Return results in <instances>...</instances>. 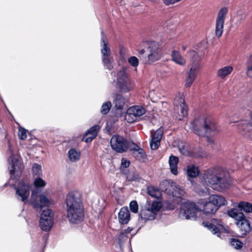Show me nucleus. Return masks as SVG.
<instances>
[{"instance_id": "obj_1", "label": "nucleus", "mask_w": 252, "mask_h": 252, "mask_svg": "<svg viewBox=\"0 0 252 252\" xmlns=\"http://www.w3.org/2000/svg\"><path fill=\"white\" fill-rule=\"evenodd\" d=\"M66 217L72 223H78L83 220V206L80 195L78 193L69 192L66 196Z\"/></svg>"}, {"instance_id": "obj_2", "label": "nucleus", "mask_w": 252, "mask_h": 252, "mask_svg": "<svg viewBox=\"0 0 252 252\" xmlns=\"http://www.w3.org/2000/svg\"><path fill=\"white\" fill-rule=\"evenodd\" d=\"M195 133L201 136L214 135L220 131V127L210 117L202 116L191 123Z\"/></svg>"}, {"instance_id": "obj_3", "label": "nucleus", "mask_w": 252, "mask_h": 252, "mask_svg": "<svg viewBox=\"0 0 252 252\" xmlns=\"http://www.w3.org/2000/svg\"><path fill=\"white\" fill-rule=\"evenodd\" d=\"M203 180L205 184L213 189L221 190L229 188L230 181L224 174L215 169H209L204 172Z\"/></svg>"}, {"instance_id": "obj_4", "label": "nucleus", "mask_w": 252, "mask_h": 252, "mask_svg": "<svg viewBox=\"0 0 252 252\" xmlns=\"http://www.w3.org/2000/svg\"><path fill=\"white\" fill-rule=\"evenodd\" d=\"M147 52V56L143 60V63L145 64L152 63L160 58L161 49L159 44L156 42L149 43Z\"/></svg>"}, {"instance_id": "obj_5", "label": "nucleus", "mask_w": 252, "mask_h": 252, "mask_svg": "<svg viewBox=\"0 0 252 252\" xmlns=\"http://www.w3.org/2000/svg\"><path fill=\"white\" fill-rule=\"evenodd\" d=\"M198 207L194 203L187 202L183 204L179 213V217L182 219L195 218Z\"/></svg>"}, {"instance_id": "obj_6", "label": "nucleus", "mask_w": 252, "mask_h": 252, "mask_svg": "<svg viewBox=\"0 0 252 252\" xmlns=\"http://www.w3.org/2000/svg\"><path fill=\"white\" fill-rule=\"evenodd\" d=\"M110 144L112 149L118 153L125 152L127 149V141L120 135L113 136Z\"/></svg>"}, {"instance_id": "obj_7", "label": "nucleus", "mask_w": 252, "mask_h": 252, "mask_svg": "<svg viewBox=\"0 0 252 252\" xmlns=\"http://www.w3.org/2000/svg\"><path fill=\"white\" fill-rule=\"evenodd\" d=\"M9 161L12 165V169L10 170V174L12 175L16 174L17 179L20 176L24 168L23 163L21 162V158L18 155H12L10 157Z\"/></svg>"}, {"instance_id": "obj_8", "label": "nucleus", "mask_w": 252, "mask_h": 252, "mask_svg": "<svg viewBox=\"0 0 252 252\" xmlns=\"http://www.w3.org/2000/svg\"><path fill=\"white\" fill-rule=\"evenodd\" d=\"M16 196L18 200H21L25 203L30 195L31 187L29 184L24 182H20L17 187H15Z\"/></svg>"}, {"instance_id": "obj_9", "label": "nucleus", "mask_w": 252, "mask_h": 252, "mask_svg": "<svg viewBox=\"0 0 252 252\" xmlns=\"http://www.w3.org/2000/svg\"><path fill=\"white\" fill-rule=\"evenodd\" d=\"M228 12L226 7L221 8L219 11L216 19L215 33L217 36L220 37L223 32V24L225 16Z\"/></svg>"}, {"instance_id": "obj_10", "label": "nucleus", "mask_w": 252, "mask_h": 252, "mask_svg": "<svg viewBox=\"0 0 252 252\" xmlns=\"http://www.w3.org/2000/svg\"><path fill=\"white\" fill-rule=\"evenodd\" d=\"M145 110L141 106H134L129 108L125 115V119L128 123L135 121L137 117L144 114Z\"/></svg>"}, {"instance_id": "obj_11", "label": "nucleus", "mask_w": 252, "mask_h": 252, "mask_svg": "<svg viewBox=\"0 0 252 252\" xmlns=\"http://www.w3.org/2000/svg\"><path fill=\"white\" fill-rule=\"evenodd\" d=\"M118 83L122 92L126 93L132 89L129 79L124 70H120L118 73Z\"/></svg>"}, {"instance_id": "obj_12", "label": "nucleus", "mask_w": 252, "mask_h": 252, "mask_svg": "<svg viewBox=\"0 0 252 252\" xmlns=\"http://www.w3.org/2000/svg\"><path fill=\"white\" fill-rule=\"evenodd\" d=\"M36 193L35 190L32 191L31 195V203L33 207L36 209H40L43 207L49 206L51 204V201L44 194L39 195V202L36 200Z\"/></svg>"}, {"instance_id": "obj_13", "label": "nucleus", "mask_w": 252, "mask_h": 252, "mask_svg": "<svg viewBox=\"0 0 252 252\" xmlns=\"http://www.w3.org/2000/svg\"><path fill=\"white\" fill-rule=\"evenodd\" d=\"M202 224L208 228L214 234L220 237V230L223 228L222 222L220 220L213 219L211 222H203Z\"/></svg>"}, {"instance_id": "obj_14", "label": "nucleus", "mask_w": 252, "mask_h": 252, "mask_svg": "<svg viewBox=\"0 0 252 252\" xmlns=\"http://www.w3.org/2000/svg\"><path fill=\"white\" fill-rule=\"evenodd\" d=\"M190 59L189 64V68L197 71H199L201 66V58L198 54L194 50L188 52Z\"/></svg>"}, {"instance_id": "obj_15", "label": "nucleus", "mask_w": 252, "mask_h": 252, "mask_svg": "<svg viewBox=\"0 0 252 252\" xmlns=\"http://www.w3.org/2000/svg\"><path fill=\"white\" fill-rule=\"evenodd\" d=\"M174 105L176 106V110L179 113V120H182L183 118L187 115V106L185 103L184 99L180 96L176 98L174 101Z\"/></svg>"}, {"instance_id": "obj_16", "label": "nucleus", "mask_w": 252, "mask_h": 252, "mask_svg": "<svg viewBox=\"0 0 252 252\" xmlns=\"http://www.w3.org/2000/svg\"><path fill=\"white\" fill-rule=\"evenodd\" d=\"M241 134L252 140V123L249 121H241L238 125Z\"/></svg>"}, {"instance_id": "obj_17", "label": "nucleus", "mask_w": 252, "mask_h": 252, "mask_svg": "<svg viewBox=\"0 0 252 252\" xmlns=\"http://www.w3.org/2000/svg\"><path fill=\"white\" fill-rule=\"evenodd\" d=\"M101 53L102 57L111 56V50L109 47V42L107 37L103 31H101Z\"/></svg>"}, {"instance_id": "obj_18", "label": "nucleus", "mask_w": 252, "mask_h": 252, "mask_svg": "<svg viewBox=\"0 0 252 252\" xmlns=\"http://www.w3.org/2000/svg\"><path fill=\"white\" fill-rule=\"evenodd\" d=\"M99 129L100 126H94L85 133L82 140L86 143L91 142L96 137Z\"/></svg>"}, {"instance_id": "obj_19", "label": "nucleus", "mask_w": 252, "mask_h": 252, "mask_svg": "<svg viewBox=\"0 0 252 252\" xmlns=\"http://www.w3.org/2000/svg\"><path fill=\"white\" fill-rule=\"evenodd\" d=\"M198 203L203 208L202 211L206 214H214L218 210V207L214 204L211 200H210L209 198L208 201L205 202L200 200Z\"/></svg>"}, {"instance_id": "obj_20", "label": "nucleus", "mask_w": 252, "mask_h": 252, "mask_svg": "<svg viewBox=\"0 0 252 252\" xmlns=\"http://www.w3.org/2000/svg\"><path fill=\"white\" fill-rule=\"evenodd\" d=\"M235 223L239 228L241 233L243 235H247L251 230L250 223L245 217L240 221L235 222Z\"/></svg>"}, {"instance_id": "obj_21", "label": "nucleus", "mask_w": 252, "mask_h": 252, "mask_svg": "<svg viewBox=\"0 0 252 252\" xmlns=\"http://www.w3.org/2000/svg\"><path fill=\"white\" fill-rule=\"evenodd\" d=\"M140 217L141 220H144L146 221L147 220H154L156 216L155 214L150 210V208L146 206L141 210Z\"/></svg>"}, {"instance_id": "obj_22", "label": "nucleus", "mask_w": 252, "mask_h": 252, "mask_svg": "<svg viewBox=\"0 0 252 252\" xmlns=\"http://www.w3.org/2000/svg\"><path fill=\"white\" fill-rule=\"evenodd\" d=\"M118 219L120 223L127 224L130 220V213L127 207H123L118 214Z\"/></svg>"}, {"instance_id": "obj_23", "label": "nucleus", "mask_w": 252, "mask_h": 252, "mask_svg": "<svg viewBox=\"0 0 252 252\" xmlns=\"http://www.w3.org/2000/svg\"><path fill=\"white\" fill-rule=\"evenodd\" d=\"M165 183L170 185L172 189H173L172 193L173 196L176 197H181L184 195L185 191L180 186L177 185L173 182H171L170 183L169 181H166Z\"/></svg>"}, {"instance_id": "obj_24", "label": "nucleus", "mask_w": 252, "mask_h": 252, "mask_svg": "<svg viewBox=\"0 0 252 252\" xmlns=\"http://www.w3.org/2000/svg\"><path fill=\"white\" fill-rule=\"evenodd\" d=\"M209 198L210 200H211L214 204L218 207V209L219 207L224 205L227 203V201L225 198L219 195H212L210 196Z\"/></svg>"}, {"instance_id": "obj_25", "label": "nucleus", "mask_w": 252, "mask_h": 252, "mask_svg": "<svg viewBox=\"0 0 252 252\" xmlns=\"http://www.w3.org/2000/svg\"><path fill=\"white\" fill-rule=\"evenodd\" d=\"M179 162V158L173 155L170 156L169 158V164L171 173L174 175L178 174V163Z\"/></svg>"}, {"instance_id": "obj_26", "label": "nucleus", "mask_w": 252, "mask_h": 252, "mask_svg": "<svg viewBox=\"0 0 252 252\" xmlns=\"http://www.w3.org/2000/svg\"><path fill=\"white\" fill-rule=\"evenodd\" d=\"M228 215L235 219L236 222L240 221L245 216L242 212L237 209H231L227 211Z\"/></svg>"}, {"instance_id": "obj_27", "label": "nucleus", "mask_w": 252, "mask_h": 252, "mask_svg": "<svg viewBox=\"0 0 252 252\" xmlns=\"http://www.w3.org/2000/svg\"><path fill=\"white\" fill-rule=\"evenodd\" d=\"M198 71L189 69V71L187 73V78L186 79L185 86L187 87H190L194 81Z\"/></svg>"}, {"instance_id": "obj_28", "label": "nucleus", "mask_w": 252, "mask_h": 252, "mask_svg": "<svg viewBox=\"0 0 252 252\" xmlns=\"http://www.w3.org/2000/svg\"><path fill=\"white\" fill-rule=\"evenodd\" d=\"M126 102L127 99L124 97L121 94H117L114 101L115 107L117 110H121Z\"/></svg>"}, {"instance_id": "obj_29", "label": "nucleus", "mask_w": 252, "mask_h": 252, "mask_svg": "<svg viewBox=\"0 0 252 252\" xmlns=\"http://www.w3.org/2000/svg\"><path fill=\"white\" fill-rule=\"evenodd\" d=\"M172 60L176 63L183 66L186 63V60L179 54L178 51L174 50L171 55Z\"/></svg>"}, {"instance_id": "obj_30", "label": "nucleus", "mask_w": 252, "mask_h": 252, "mask_svg": "<svg viewBox=\"0 0 252 252\" xmlns=\"http://www.w3.org/2000/svg\"><path fill=\"white\" fill-rule=\"evenodd\" d=\"M189 155L193 158H207L208 154L200 147L194 148L190 153Z\"/></svg>"}, {"instance_id": "obj_31", "label": "nucleus", "mask_w": 252, "mask_h": 252, "mask_svg": "<svg viewBox=\"0 0 252 252\" xmlns=\"http://www.w3.org/2000/svg\"><path fill=\"white\" fill-rule=\"evenodd\" d=\"M53 223V220L48 219L40 220L39 225L42 230L48 231L52 227Z\"/></svg>"}, {"instance_id": "obj_32", "label": "nucleus", "mask_w": 252, "mask_h": 252, "mask_svg": "<svg viewBox=\"0 0 252 252\" xmlns=\"http://www.w3.org/2000/svg\"><path fill=\"white\" fill-rule=\"evenodd\" d=\"M233 68L231 66H226L220 69L218 71L217 74L221 78H224L227 75L231 73Z\"/></svg>"}, {"instance_id": "obj_33", "label": "nucleus", "mask_w": 252, "mask_h": 252, "mask_svg": "<svg viewBox=\"0 0 252 252\" xmlns=\"http://www.w3.org/2000/svg\"><path fill=\"white\" fill-rule=\"evenodd\" d=\"M148 193L152 197L156 198H159L161 196L160 190L154 186H150L147 189Z\"/></svg>"}, {"instance_id": "obj_34", "label": "nucleus", "mask_w": 252, "mask_h": 252, "mask_svg": "<svg viewBox=\"0 0 252 252\" xmlns=\"http://www.w3.org/2000/svg\"><path fill=\"white\" fill-rule=\"evenodd\" d=\"M237 207L241 211L246 213L252 212V204L249 202L241 201L238 204Z\"/></svg>"}, {"instance_id": "obj_35", "label": "nucleus", "mask_w": 252, "mask_h": 252, "mask_svg": "<svg viewBox=\"0 0 252 252\" xmlns=\"http://www.w3.org/2000/svg\"><path fill=\"white\" fill-rule=\"evenodd\" d=\"M68 155L69 159L72 162L76 161L80 159V153L74 149L69 150Z\"/></svg>"}, {"instance_id": "obj_36", "label": "nucleus", "mask_w": 252, "mask_h": 252, "mask_svg": "<svg viewBox=\"0 0 252 252\" xmlns=\"http://www.w3.org/2000/svg\"><path fill=\"white\" fill-rule=\"evenodd\" d=\"M199 170L195 165L189 166L187 169V174L190 177H195L198 175Z\"/></svg>"}, {"instance_id": "obj_37", "label": "nucleus", "mask_w": 252, "mask_h": 252, "mask_svg": "<svg viewBox=\"0 0 252 252\" xmlns=\"http://www.w3.org/2000/svg\"><path fill=\"white\" fill-rule=\"evenodd\" d=\"M102 62L106 67L109 70H111L113 68V58L111 56L102 57Z\"/></svg>"}, {"instance_id": "obj_38", "label": "nucleus", "mask_w": 252, "mask_h": 252, "mask_svg": "<svg viewBox=\"0 0 252 252\" xmlns=\"http://www.w3.org/2000/svg\"><path fill=\"white\" fill-rule=\"evenodd\" d=\"M123 172L126 175V179L128 181H139L141 179L139 175L136 172L128 174H127L126 172H125L124 170L123 171Z\"/></svg>"}, {"instance_id": "obj_39", "label": "nucleus", "mask_w": 252, "mask_h": 252, "mask_svg": "<svg viewBox=\"0 0 252 252\" xmlns=\"http://www.w3.org/2000/svg\"><path fill=\"white\" fill-rule=\"evenodd\" d=\"M54 213L50 209H46L43 211L41 214L40 220H44L46 219L53 220Z\"/></svg>"}, {"instance_id": "obj_40", "label": "nucleus", "mask_w": 252, "mask_h": 252, "mask_svg": "<svg viewBox=\"0 0 252 252\" xmlns=\"http://www.w3.org/2000/svg\"><path fill=\"white\" fill-rule=\"evenodd\" d=\"M161 207V203L156 201H154L151 205L149 204L148 206V207L150 208V210L155 214L156 216L157 215V212L159 211Z\"/></svg>"}, {"instance_id": "obj_41", "label": "nucleus", "mask_w": 252, "mask_h": 252, "mask_svg": "<svg viewBox=\"0 0 252 252\" xmlns=\"http://www.w3.org/2000/svg\"><path fill=\"white\" fill-rule=\"evenodd\" d=\"M137 151L133 152V155L138 160L143 159L146 157V154L144 151L141 148H138Z\"/></svg>"}, {"instance_id": "obj_42", "label": "nucleus", "mask_w": 252, "mask_h": 252, "mask_svg": "<svg viewBox=\"0 0 252 252\" xmlns=\"http://www.w3.org/2000/svg\"><path fill=\"white\" fill-rule=\"evenodd\" d=\"M247 75L252 78V54L249 57L247 62Z\"/></svg>"}, {"instance_id": "obj_43", "label": "nucleus", "mask_w": 252, "mask_h": 252, "mask_svg": "<svg viewBox=\"0 0 252 252\" xmlns=\"http://www.w3.org/2000/svg\"><path fill=\"white\" fill-rule=\"evenodd\" d=\"M230 243L231 246L236 249H241L243 246V243L238 239L235 238H231Z\"/></svg>"}, {"instance_id": "obj_44", "label": "nucleus", "mask_w": 252, "mask_h": 252, "mask_svg": "<svg viewBox=\"0 0 252 252\" xmlns=\"http://www.w3.org/2000/svg\"><path fill=\"white\" fill-rule=\"evenodd\" d=\"M111 106H112L111 103L110 101H108L106 103H103L101 107V113L103 114H107L109 112V111L111 107Z\"/></svg>"}, {"instance_id": "obj_45", "label": "nucleus", "mask_w": 252, "mask_h": 252, "mask_svg": "<svg viewBox=\"0 0 252 252\" xmlns=\"http://www.w3.org/2000/svg\"><path fill=\"white\" fill-rule=\"evenodd\" d=\"M163 129L160 127L157 129L153 134L152 136V138H154V139H157L158 140H160L162 138V136L163 135Z\"/></svg>"}, {"instance_id": "obj_46", "label": "nucleus", "mask_w": 252, "mask_h": 252, "mask_svg": "<svg viewBox=\"0 0 252 252\" xmlns=\"http://www.w3.org/2000/svg\"><path fill=\"white\" fill-rule=\"evenodd\" d=\"M160 143V140L154 139L152 138L150 142V147L152 150H157L159 146Z\"/></svg>"}, {"instance_id": "obj_47", "label": "nucleus", "mask_w": 252, "mask_h": 252, "mask_svg": "<svg viewBox=\"0 0 252 252\" xmlns=\"http://www.w3.org/2000/svg\"><path fill=\"white\" fill-rule=\"evenodd\" d=\"M32 172L34 176L40 175L41 174V166L37 163L34 164L32 166Z\"/></svg>"}, {"instance_id": "obj_48", "label": "nucleus", "mask_w": 252, "mask_h": 252, "mask_svg": "<svg viewBox=\"0 0 252 252\" xmlns=\"http://www.w3.org/2000/svg\"><path fill=\"white\" fill-rule=\"evenodd\" d=\"M34 185L36 187H44L46 185V182L41 178L37 177L34 181Z\"/></svg>"}, {"instance_id": "obj_49", "label": "nucleus", "mask_w": 252, "mask_h": 252, "mask_svg": "<svg viewBox=\"0 0 252 252\" xmlns=\"http://www.w3.org/2000/svg\"><path fill=\"white\" fill-rule=\"evenodd\" d=\"M128 62L130 65L134 67L138 66L139 63L138 58L135 56L130 57L128 60Z\"/></svg>"}, {"instance_id": "obj_50", "label": "nucleus", "mask_w": 252, "mask_h": 252, "mask_svg": "<svg viewBox=\"0 0 252 252\" xmlns=\"http://www.w3.org/2000/svg\"><path fill=\"white\" fill-rule=\"evenodd\" d=\"M130 209L131 212L136 213L138 212V205L136 201H132L129 204Z\"/></svg>"}, {"instance_id": "obj_51", "label": "nucleus", "mask_w": 252, "mask_h": 252, "mask_svg": "<svg viewBox=\"0 0 252 252\" xmlns=\"http://www.w3.org/2000/svg\"><path fill=\"white\" fill-rule=\"evenodd\" d=\"M18 135L19 138L22 140H24L27 138V134L26 130L23 128L20 127L19 129Z\"/></svg>"}, {"instance_id": "obj_52", "label": "nucleus", "mask_w": 252, "mask_h": 252, "mask_svg": "<svg viewBox=\"0 0 252 252\" xmlns=\"http://www.w3.org/2000/svg\"><path fill=\"white\" fill-rule=\"evenodd\" d=\"M127 238V236L126 233L124 231L121 232L119 238V242L120 245H121L122 243L126 240Z\"/></svg>"}, {"instance_id": "obj_53", "label": "nucleus", "mask_w": 252, "mask_h": 252, "mask_svg": "<svg viewBox=\"0 0 252 252\" xmlns=\"http://www.w3.org/2000/svg\"><path fill=\"white\" fill-rule=\"evenodd\" d=\"M130 162L129 161L124 159L122 158V162H121V170H123L125 171V172H126V168L129 165Z\"/></svg>"}, {"instance_id": "obj_54", "label": "nucleus", "mask_w": 252, "mask_h": 252, "mask_svg": "<svg viewBox=\"0 0 252 252\" xmlns=\"http://www.w3.org/2000/svg\"><path fill=\"white\" fill-rule=\"evenodd\" d=\"M145 51L144 49H142L140 51H139V55L138 57L140 58V60H142L143 62V60L145 59V58L146 57L143 56V54L145 53Z\"/></svg>"}, {"instance_id": "obj_55", "label": "nucleus", "mask_w": 252, "mask_h": 252, "mask_svg": "<svg viewBox=\"0 0 252 252\" xmlns=\"http://www.w3.org/2000/svg\"><path fill=\"white\" fill-rule=\"evenodd\" d=\"M163 1L164 3L166 5L172 4L178 2L177 0H163Z\"/></svg>"}, {"instance_id": "obj_56", "label": "nucleus", "mask_w": 252, "mask_h": 252, "mask_svg": "<svg viewBox=\"0 0 252 252\" xmlns=\"http://www.w3.org/2000/svg\"><path fill=\"white\" fill-rule=\"evenodd\" d=\"M179 151L182 154L185 155H188V152L186 149H185L184 146H183L182 148L179 147Z\"/></svg>"}, {"instance_id": "obj_57", "label": "nucleus", "mask_w": 252, "mask_h": 252, "mask_svg": "<svg viewBox=\"0 0 252 252\" xmlns=\"http://www.w3.org/2000/svg\"><path fill=\"white\" fill-rule=\"evenodd\" d=\"M137 148H140L138 146H137V145L136 144H133V146L132 147V148H131V150L133 151V152H134V151H137Z\"/></svg>"}, {"instance_id": "obj_58", "label": "nucleus", "mask_w": 252, "mask_h": 252, "mask_svg": "<svg viewBox=\"0 0 252 252\" xmlns=\"http://www.w3.org/2000/svg\"><path fill=\"white\" fill-rule=\"evenodd\" d=\"M132 229L128 227L127 229H126L124 232L126 233V234H129L131 231Z\"/></svg>"}, {"instance_id": "obj_59", "label": "nucleus", "mask_w": 252, "mask_h": 252, "mask_svg": "<svg viewBox=\"0 0 252 252\" xmlns=\"http://www.w3.org/2000/svg\"><path fill=\"white\" fill-rule=\"evenodd\" d=\"M182 49L184 50V51H185L186 49H187V46H185V45H183L182 46Z\"/></svg>"}, {"instance_id": "obj_60", "label": "nucleus", "mask_w": 252, "mask_h": 252, "mask_svg": "<svg viewBox=\"0 0 252 252\" xmlns=\"http://www.w3.org/2000/svg\"><path fill=\"white\" fill-rule=\"evenodd\" d=\"M206 193V192H205V191H201V192H199V194H200V195H203V194H204V193Z\"/></svg>"}, {"instance_id": "obj_61", "label": "nucleus", "mask_w": 252, "mask_h": 252, "mask_svg": "<svg viewBox=\"0 0 252 252\" xmlns=\"http://www.w3.org/2000/svg\"><path fill=\"white\" fill-rule=\"evenodd\" d=\"M208 140H209V142H213V141L211 140V139H209V138H208Z\"/></svg>"}, {"instance_id": "obj_62", "label": "nucleus", "mask_w": 252, "mask_h": 252, "mask_svg": "<svg viewBox=\"0 0 252 252\" xmlns=\"http://www.w3.org/2000/svg\"><path fill=\"white\" fill-rule=\"evenodd\" d=\"M223 229H224V230H226V229H224V228L223 227V228H222V229L220 230V231H221V230Z\"/></svg>"}]
</instances>
